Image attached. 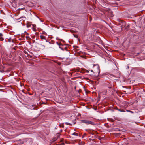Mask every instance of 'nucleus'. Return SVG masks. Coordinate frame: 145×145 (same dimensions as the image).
I'll list each match as a JSON object with an SVG mask.
<instances>
[{
	"instance_id": "obj_1",
	"label": "nucleus",
	"mask_w": 145,
	"mask_h": 145,
	"mask_svg": "<svg viewBox=\"0 0 145 145\" xmlns=\"http://www.w3.org/2000/svg\"><path fill=\"white\" fill-rule=\"evenodd\" d=\"M105 85L108 87L109 89H111L113 87V85L112 82H106L105 84Z\"/></svg>"
},
{
	"instance_id": "obj_2",
	"label": "nucleus",
	"mask_w": 145,
	"mask_h": 145,
	"mask_svg": "<svg viewBox=\"0 0 145 145\" xmlns=\"http://www.w3.org/2000/svg\"><path fill=\"white\" fill-rule=\"evenodd\" d=\"M95 67L96 68V69L95 70L96 72L98 73V74L95 76L96 77H97L98 76L99 74L100 73V69H99V67L98 65L97 64L95 65Z\"/></svg>"
},
{
	"instance_id": "obj_3",
	"label": "nucleus",
	"mask_w": 145,
	"mask_h": 145,
	"mask_svg": "<svg viewBox=\"0 0 145 145\" xmlns=\"http://www.w3.org/2000/svg\"><path fill=\"white\" fill-rule=\"evenodd\" d=\"M82 123H86L87 125H88V121L87 120H81Z\"/></svg>"
},
{
	"instance_id": "obj_4",
	"label": "nucleus",
	"mask_w": 145,
	"mask_h": 145,
	"mask_svg": "<svg viewBox=\"0 0 145 145\" xmlns=\"http://www.w3.org/2000/svg\"><path fill=\"white\" fill-rule=\"evenodd\" d=\"M91 124L94 125L95 124V123L93 122L88 121V124Z\"/></svg>"
},
{
	"instance_id": "obj_5",
	"label": "nucleus",
	"mask_w": 145,
	"mask_h": 145,
	"mask_svg": "<svg viewBox=\"0 0 145 145\" xmlns=\"http://www.w3.org/2000/svg\"><path fill=\"white\" fill-rule=\"evenodd\" d=\"M40 38L42 39H46V37L44 36L43 35H40Z\"/></svg>"
},
{
	"instance_id": "obj_6",
	"label": "nucleus",
	"mask_w": 145,
	"mask_h": 145,
	"mask_svg": "<svg viewBox=\"0 0 145 145\" xmlns=\"http://www.w3.org/2000/svg\"><path fill=\"white\" fill-rule=\"evenodd\" d=\"M72 135L77 136H78V134L75 132L74 133H73L72 134Z\"/></svg>"
},
{
	"instance_id": "obj_7",
	"label": "nucleus",
	"mask_w": 145,
	"mask_h": 145,
	"mask_svg": "<svg viewBox=\"0 0 145 145\" xmlns=\"http://www.w3.org/2000/svg\"><path fill=\"white\" fill-rule=\"evenodd\" d=\"M127 112H129L131 113H133L134 112L131 111L129 110H126Z\"/></svg>"
},
{
	"instance_id": "obj_8",
	"label": "nucleus",
	"mask_w": 145,
	"mask_h": 145,
	"mask_svg": "<svg viewBox=\"0 0 145 145\" xmlns=\"http://www.w3.org/2000/svg\"><path fill=\"white\" fill-rule=\"evenodd\" d=\"M86 133H84V134L83 135H82V138H84V136H86Z\"/></svg>"
},
{
	"instance_id": "obj_9",
	"label": "nucleus",
	"mask_w": 145,
	"mask_h": 145,
	"mask_svg": "<svg viewBox=\"0 0 145 145\" xmlns=\"http://www.w3.org/2000/svg\"><path fill=\"white\" fill-rule=\"evenodd\" d=\"M4 39L3 38L1 37H0V40H1V41H3V40H4Z\"/></svg>"
},
{
	"instance_id": "obj_10",
	"label": "nucleus",
	"mask_w": 145,
	"mask_h": 145,
	"mask_svg": "<svg viewBox=\"0 0 145 145\" xmlns=\"http://www.w3.org/2000/svg\"><path fill=\"white\" fill-rule=\"evenodd\" d=\"M65 123L66 125H71V124L68 122H66Z\"/></svg>"
},
{
	"instance_id": "obj_11",
	"label": "nucleus",
	"mask_w": 145,
	"mask_h": 145,
	"mask_svg": "<svg viewBox=\"0 0 145 145\" xmlns=\"http://www.w3.org/2000/svg\"><path fill=\"white\" fill-rule=\"evenodd\" d=\"M26 39H30V38L29 36H26Z\"/></svg>"
},
{
	"instance_id": "obj_12",
	"label": "nucleus",
	"mask_w": 145,
	"mask_h": 145,
	"mask_svg": "<svg viewBox=\"0 0 145 145\" xmlns=\"http://www.w3.org/2000/svg\"><path fill=\"white\" fill-rule=\"evenodd\" d=\"M57 44L59 46H60V45H62V44H60V43H59L58 42H56Z\"/></svg>"
},
{
	"instance_id": "obj_13",
	"label": "nucleus",
	"mask_w": 145,
	"mask_h": 145,
	"mask_svg": "<svg viewBox=\"0 0 145 145\" xmlns=\"http://www.w3.org/2000/svg\"><path fill=\"white\" fill-rule=\"evenodd\" d=\"M40 45L41 46H42L43 47V48H45V46H44V45H42V44H41Z\"/></svg>"
},
{
	"instance_id": "obj_14",
	"label": "nucleus",
	"mask_w": 145,
	"mask_h": 145,
	"mask_svg": "<svg viewBox=\"0 0 145 145\" xmlns=\"http://www.w3.org/2000/svg\"><path fill=\"white\" fill-rule=\"evenodd\" d=\"M0 36L1 37H2L3 36V35L1 33H0Z\"/></svg>"
},
{
	"instance_id": "obj_15",
	"label": "nucleus",
	"mask_w": 145,
	"mask_h": 145,
	"mask_svg": "<svg viewBox=\"0 0 145 145\" xmlns=\"http://www.w3.org/2000/svg\"><path fill=\"white\" fill-rule=\"evenodd\" d=\"M121 112H125V111L123 110H121Z\"/></svg>"
},
{
	"instance_id": "obj_16",
	"label": "nucleus",
	"mask_w": 145,
	"mask_h": 145,
	"mask_svg": "<svg viewBox=\"0 0 145 145\" xmlns=\"http://www.w3.org/2000/svg\"><path fill=\"white\" fill-rule=\"evenodd\" d=\"M59 48L60 49H61V50H63V48H61V47H60V46H59Z\"/></svg>"
},
{
	"instance_id": "obj_17",
	"label": "nucleus",
	"mask_w": 145,
	"mask_h": 145,
	"mask_svg": "<svg viewBox=\"0 0 145 145\" xmlns=\"http://www.w3.org/2000/svg\"><path fill=\"white\" fill-rule=\"evenodd\" d=\"M118 110L119 111L121 112V110L120 109H118Z\"/></svg>"
},
{
	"instance_id": "obj_18",
	"label": "nucleus",
	"mask_w": 145,
	"mask_h": 145,
	"mask_svg": "<svg viewBox=\"0 0 145 145\" xmlns=\"http://www.w3.org/2000/svg\"><path fill=\"white\" fill-rule=\"evenodd\" d=\"M35 43L36 44H38V45H39L40 44L39 43H37V42H36Z\"/></svg>"
},
{
	"instance_id": "obj_19",
	"label": "nucleus",
	"mask_w": 145,
	"mask_h": 145,
	"mask_svg": "<svg viewBox=\"0 0 145 145\" xmlns=\"http://www.w3.org/2000/svg\"><path fill=\"white\" fill-rule=\"evenodd\" d=\"M120 130H116V131H120Z\"/></svg>"
},
{
	"instance_id": "obj_20",
	"label": "nucleus",
	"mask_w": 145,
	"mask_h": 145,
	"mask_svg": "<svg viewBox=\"0 0 145 145\" xmlns=\"http://www.w3.org/2000/svg\"><path fill=\"white\" fill-rule=\"evenodd\" d=\"M123 24H124V25H125V22H124L123 23Z\"/></svg>"
},
{
	"instance_id": "obj_21",
	"label": "nucleus",
	"mask_w": 145,
	"mask_h": 145,
	"mask_svg": "<svg viewBox=\"0 0 145 145\" xmlns=\"http://www.w3.org/2000/svg\"><path fill=\"white\" fill-rule=\"evenodd\" d=\"M60 127H64V125H62V126H60Z\"/></svg>"
},
{
	"instance_id": "obj_22",
	"label": "nucleus",
	"mask_w": 145,
	"mask_h": 145,
	"mask_svg": "<svg viewBox=\"0 0 145 145\" xmlns=\"http://www.w3.org/2000/svg\"><path fill=\"white\" fill-rule=\"evenodd\" d=\"M79 145H82V144H81V143H79Z\"/></svg>"
},
{
	"instance_id": "obj_23",
	"label": "nucleus",
	"mask_w": 145,
	"mask_h": 145,
	"mask_svg": "<svg viewBox=\"0 0 145 145\" xmlns=\"http://www.w3.org/2000/svg\"><path fill=\"white\" fill-rule=\"evenodd\" d=\"M121 25V24H119V25Z\"/></svg>"
},
{
	"instance_id": "obj_24",
	"label": "nucleus",
	"mask_w": 145,
	"mask_h": 145,
	"mask_svg": "<svg viewBox=\"0 0 145 145\" xmlns=\"http://www.w3.org/2000/svg\"><path fill=\"white\" fill-rule=\"evenodd\" d=\"M91 72H93V70H91Z\"/></svg>"
},
{
	"instance_id": "obj_25",
	"label": "nucleus",
	"mask_w": 145,
	"mask_h": 145,
	"mask_svg": "<svg viewBox=\"0 0 145 145\" xmlns=\"http://www.w3.org/2000/svg\"><path fill=\"white\" fill-rule=\"evenodd\" d=\"M116 134H119V135H120V134L119 133H116Z\"/></svg>"
},
{
	"instance_id": "obj_26",
	"label": "nucleus",
	"mask_w": 145,
	"mask_h": 145,
	"mask_svg": "<svg viewBox=\"0 0 145 145\" xmlns=\"http://www.w3.org/2000/svg\"><path fill=\"white\" fill-rule=\"evenodd\" d=\"M87 72H89V71H87Z\"/></svg>"
},
{
	"instance_id": "obj_27",
	"label": "nucleus",
	"mask_w": 145,
	"mask_h": 145,
	"mask_svg": "<svg viewBox=\"0 0 145 145\" xmlns=\"http://www.w3.org/2000/svg\"><path fill=\"white\" fill-rule=\"evenodd\" d=\"M115 109L117 110H118V109L117 108H115Z\"/></svg>"
},
{
	"instance_id": "obj_28",
	"label": "nucleus",
	"mask_w": 145,
	"mask_h": 145,
	"mask_svg": "<svg viewBox=\"0 0 145 145\" xmlns=\"http://www.w3.org/2000/svg\"><path fill=\"white\" fill-rule=\"evenodd\" d=\"M121 26V29H122L123 27V26Z\"/></svg>"
},
{
	"instance_id": "obj_29",
	"label": "nucleus",
	"mask_w": 145,
	"mask_h": 145,
	"mask_svg": "<svg viewBox=\"0 0 145 145\" xmlns=\"http://www.w3.org/2000/svg\"><path fill=\"white\" fill-rule=\"evenodd\" d=\"M60 131H61V132H62V130H61Z\"/></svg>"
},
{
	"instance_id": "obj_30",
	"label": "nucleus",
	"mask_w": 145,
	"mask_h": 145,
	"mask_svg": "<svg viewBox=\"0 0 145 145\" xmlns=\"http://www.w3.org/2000/svg\"><path fill=\"white\" fill-rule=\"evenodd\" d=\"M46 42H48V41H47V40H46Z\"/></svg>"
},
{
	"instance_id": "obj_31",
	"label": "nucleus",
	"mask_w": 145,
	"mask_h": 145,
	"mask_svg": "<svg viewBox=\"0 0 145 145\" xmlns=\"http://www.w3.org/2000/svg\"><path fill=\"white\" fill-rule=\"evenodd\" d=\"M74 36L75 37H76V36H74Z\"/></svg>"
},
{
	"instance_id": "obj_32",
	"label": "nucleus",
	"mask_w": 145,
	"mask_h": 145,
	"mask_svg": "<svg viewBox=\"0 0 145 145\" xmlns=\"http://www.w3.org/2000/svg\"><path fill=\"white\" fill-rule=\"evenodd\" d=\"M19 40H21V39H19Z\"/></svg>"
},
{
	"instance_id": "obj_33",
	"label": "nucleus",
	"mask_w": 145,
	"mask_h": 145,
	"mask_svg": "<svg viewBox=\"0 0 145 145\" xmlns=\"http://www.w3.org/2000/svg\"><path fill=\"white\" fill-rule=\"evenodd\" d=\"M1 72H3V71H1Z\"/></svg>"
}]
</instances>
